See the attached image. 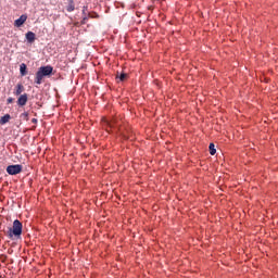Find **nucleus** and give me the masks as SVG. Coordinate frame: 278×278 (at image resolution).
Here are the masks:
<instances>
[{
	"instance_id": "obj_1",
	"label": "nucleus",
	"mask_w": 278,
	"mask_h": 278,
	"mask_svg": "<svg viewBox=\"0 0 278 278\" xmlns=\"http://www.w3.org/2000/svg\"><path fill=\"white\" fill-rule=\"evenodd\" d=\"M52 73L53 67L51 65L39 67L35 76V84L40 86V84H42V79H45V77H49V75H51Z\"/></svg>"
},
{
	"instance_id": "obj_2",
	"label": "nucleus",
	"mask_w": 278,
	"mask_h": 278,
	"mask_svg": "<svg viewBox=\"0 0 278 278\" xmlns=\"http://www.w3.org/2000/svg\"><path fill=\"white\" fill-rule=\"evenodd\" d=\"M22 235H23V223H21V220L18 219H15L13 222V226L9 228L7 236L8 238L12 239V238H21Z\"/></svg>"
},
{
	"instance_id": "obj_3",
	"label": "nucleus",
	"mask_w": 278,
	"mask_h": 278,
	"mask_svg": "<svg viewBox=\"0 0 278 278\" xmlns=\"http://www.w3.org/2000/svg\"><path fill=\"white\" fill-rule=\"evenodd\" d=\"M22 172H23V166L21 165H9L7 167V173L9 175H18Z\"/></svg>"
},
{
	"instance_id": "obj_4",
	"label": "nucleus",
	"mask_w": 278,
	"mask_h": 278,
	"mask_svg": "<svg viewBox=\"0 0 278 278\" xmlns=\"http://www.w3.org/2000/svg\"><path fill=\"white\" fill-rule=\"evenodd\" d=\"M28 96L27 93L21 94L17 99V105L23 108L24 105H27Z\"/></svg>"
},
{
	"instance_id": "obj_5",
	"label": "nucleus",
	"mask_w": 278,
	"mask_h": 278,
	"mask_svg": "<svg viewBox=\"0 0 278 278\" xmlns=\"http://www.w3.org/2000/svg\"><path fill=\"white\" fill-rule=\"evenodd\" d=\"M27 21V15L23 14L20 18L15 20L14 25L15 27H22V25Z\"/></svg>"
},
{
	"instance_id": "obj_6",
	"label": "nucleus",
	"mask_w": 278,
	"mask_h": 278,
	"mask_svg": "<svg viewBox=\"0 0 278 278\" xmlns=\"http://www.w3.org/2000/svg\"><path fill=\"white\" fill-rule=\"evenodd\" d=\"M23 92H25V86H23V84H17V85L15 86L14 94H15L16 97H18V96L23 94Z\"/></svg>"
},
{
	"instance_id": "obj_7",
	"label": "nucleus",
	"mask_w": 278,
	"mask_h": 278,
	"mask_svg": "<svg viewBox=\"0 0 278 278\" xmlns=\"http://www.w3.org/2000/svg\"><path fill=\"white\" fill-rule=\"evenodd\" d=\"M26 40L27 42H35L36 41V34L34 31L26 33Z\"/></svg>"
},
{
	"instance_id": "obj_8",
	"label": "nucleus",
	"mask_w": 278,
	"mask_h": 278,
	"mask_svg": "<svg viewBox=\"0 0 278 278\" xmlns=\"http://www.w3.org/2000/svg\"><path fill=\"white\" fill-rule=\"evenodd\" d=\"M66 10L67 12H75V1L74 0H67Z\"/></svg>"
},
{
	"instance_id": "obj_9",
	"label": "nucleus",
	"mask_w": 278,
	"mask_h": 278,
	"mask_svg": "<svg viewBox=\"0 0 278 278\" xmlns=\"http://www.w3.org/2000/svg\"><path fill=\"white\" fill-rule=\"evenodd\" d=\"M104 127H106V131H110L109 129L116 127V121H113V122L104 121Z\"/></svg>"
},
{
	"instance_id": "obj_10",
	"label": "nucleus",
	"mask_w": 278,
	"mask_h": 278,
	"mask_svg": "<svg viewBox=\"0 0 278 278\" xmlns=\"http://www.w3.org/2000/svg\"><path fill=\"white\" fill-rule=\"evenodd\" d=\"M20 73H21L22 77H25V75H27V65L25 63H22L20 65Z\"/></svg>"
},
{
	"instance_id": "obj_11",
	"label": "nucleus",
	"mask_w": 278,
	"mask_h": 278,
	"mask_svg": "<svg viewBox=\"0 0 278 278\" xmlns=\"http://www.w3.org/2000/svg\"><path fill=\"white\" fill-rule=\"evenodd\" d=\"M12 117L10 116V114H5L4 116H2L1 118H0V125H5V123H10V119H11Z\"/></svg>"
},
{
	"instance_id": "obj_12",
	"label": "nucleus",
	"mask_w": 278,
	"mask_h": 278,
	"mask_svg": "<svg viewBox=\"0 0 278 278\" xmlns=\"http://www.w3.org/2000/svg\"><path fill=\"white\" fill-rule=\"evenodd\" d=\"M210 155H216V146L214 142H211L208 146Z\"/></svg>"
},
{
	"instance_id": "obj_13",
	"label": "nucleus",
	"mask_w": 278,
	"mask_h": 278,
	"mask_svg": "<svg viewBox=\"0 0 278 278\" xmlns=\"http://www.w3.org/2000/svg\"><path fill=\"white\" fill-rule=\"evenodd\" d=\"M116 79H118L119 81H125V79H127V74L122 73L116 75Z\"/></svg>"
},
{
	"instance_id": "obj_14",
	"label": "nucleus",
	"mask_w": 278,
	"mask_h": 278,
	"mask_svg": "<svg viewBox=\"0 0 278 278\" xmlns=\"http://www.w3.org/2000/svg\"><path fill=\"white\" fill-rule=\"evenodd\" d=\"M21 118H23L24 121H29V113L27 112L22 113Z\"/></svg>"
},
{
	"instance_id": "obj_15",
	"label": "nucleus",
	"mask_w": 278,
	"mask_h": 278,
	"mask_svg": "<svg viewBox=\"0 0 278 278\" xmlns=\"http://www.w3.org/2000/svg\"><path fill=\"white\" fill-rule=\"evenodd\" d=\"M7 103H8V104L14 103V98H8V99H7Z\"/></svg>"
},
{
	"instance_id": "obj_16",
	"label": "nucleus",
	"mask_w": 278,
	"mask_h": 278,
	"mask_svg": "<svg viewBox=\"0 0 278 278\" xmlns=\"http://www.w3.org/2000/svg\"><path fill=\"white\" fill-rule=\"evenodd\" d=\"M31 123H38V119L33 118V119H31Z\"/></svg>"
},
{
	"instance_id": "obj_17",
	"label": "nucleus",
	"mask_w": 278,
	"mask_h": 278,
	"mask_svg": "<svg viewBox=\"0 0 278 278\" xmlns=\"http://www.w3.org/2000/svg\"><path fill=\"white\" fill-rule=\"evenodd\" d=\"M86 12V7H84V10H83V13H85Z\"/></svg>"
}]
</instances>
